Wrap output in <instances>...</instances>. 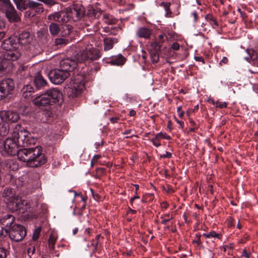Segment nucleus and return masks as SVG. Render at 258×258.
I'll return each mask as SVG.
<instances>
[{
    "mask_svg": "<svg viewBox=\"0 0 258 258\" xmlns=\"http://www.w3.org/2000/svg\"><path fill=\"white\" fill-rule=\"evenodd\" d=\"M246 52L248 53V56H246L244 57V59L247 60V61H249L251 59V56H250V52L247 49L246 50Z\"/></svg>",
    "mask_w": 258,
    "mask_h": 258,
    "instance_id": "nucleus-54",
    "label": "nucleus"
},
{
    "mask_svg": "<svg viewBox=\"0 0 258 258\" xmlns=\"http://www.w3.org/2000/svg\"><path fill=\"white\" fill-rule=\"evenodd\" d=\"M100 158V156L98 155H95L93 156V159L92 160V162L93 161H96L99 158Z\"/></svg>",
    "mask_w": 258,
    "mask_h": 258,
    "instance_id": "nucleus-59",
    "label": "nucleus"
},
{
    "mask_svg": "<svg viewBox=\"0 0 258 258\" xmlns=\"http://www.w3.org/2000/svg\"><path fill=\"white\" fill-rule=\"evenodd\" d=\"M161 218L162 219L161 223L165 225L168 222L172 219L173 217L172 216H170L169 214H166L161 216Z\"/></svg>",
    "mask_w": 258,
    "mask_h": 258,
    "instance_id": "nucleus-36",
    "label": "nucleus"
},
{
    "mask_svg": "<svg viewBox=\"0 0 258 258\" xmlns=\"http://www.w3.org/2000/svg\"><path fill=\"white\" fill-rule=\"evenodd\" d=\"M49 30L50 33L53 35H57L60 32L59 26L55 23H51L49 26Z\"/></svg>",
    "mask_w": 258,
    "mask_h": 258,
    "instance_id": "nucleus-29",
    "label": "nucleus"
},
{
    "mask_svg": "<svg viewBox=\"0 0 258 258\" xmlns=\"http://www.w3.org/2000/svg\"><path fill=\"white\" fill-rule=\"evenodd\" d=\"M201 234H197L196 235V238L194 240L193 242L196 243L198 245L200 246L202 244V242L201 241Z\"/></svg>",
    "mask_w": 258,
    "mask_h": 258,
    "instance_id": "nucleus-44",
    "label": "nucleus"
},
{
    "mask_svg": "<svg viewBox=\"0 0 258 258\" xmlns=\"http://www.w3.org/2000/svg\"><path fill=\"white\" fill-rule=\"evenodd\" d=\"M70 20L74 21L79 20L83 16V11L78 9L77 7H70L66 9Z\"/></svg>",
    "mask_w": 258,
    "mask_h": 258,
    "instance_id": "nucleus-13",
    "label": "nucleus"
},
{
    "mask_svg": "<svg viewBox=\"0 0 258 258\" xmlns=\"http://www.w3.org/2000/svg\"><path fill=\"white\" fill-rule=\"evenodd\" d=\"M202 235L206 238H209L210 237L217 238L218 239L220 238V235L214 231H212L208 233H204Z\"/></svg>",
    "mask_w": 258,
    "mask_h": 258,
    "instance_id": "nucleus-34",
    "label": "nucleus"
},
{
    "mask_svg": "<svg viewBox=\"0 0 258 258\" xmlns=\"http://www.w3.org/2000/svg\"><path fill=\"white\" fill-rule=\"evenodd\" d=\"M163 188L168 193H172L174 192V190L168 185L166 186H164Z\"/></svg>",
    "mask_w": 258,
    "mask_h": 258,
    "instance_id": "nucleus-46",
    "label": "nucleus"
},
{
    "mask_svg": "<svg viewBox=\"0 0 258 258\" xmlns=\"http://www.w3.org/2000/svg\"><path fill=\"white\" fill-rule=\"evenodd\" d=\"M17 195H16L15 190L12 188L5 189L3 192V197L7 201V204L13 200Z\"/></svg>",
    "mask_w": 258,
    "mask_h": 258,
    "instance_id": "nucleus-18",
    "label": "nucleus"
},
{
    "mask_svg": "<svg viewBox=\"0 0 258 258\" xmlns=\"http://www.w3.org/2000/svg\"><path fill=\"white\" fill-rule=\"evenodd\" d=\"M41 232V228L40 227L35 229L32 236L33 240H36L39 237V235Z\"/></svg>",
    "mask_w": 258,
    "mask_h": 258,
    "instance_id": "nucleus-39",
    "label": "nucleus"
},
{
    "mask_svg": "<svg viewBox=\"0 0 258 258\" xmlns=\"http://www.w3.org/2000/svg\"><path fill=\"white\" fill-rule=\"evenodd\" d=\"M161 206L162 209H166L168 208L169 205L167 202H164L161 203Z\"/></svg>",
    "mask_w": 258,
    "mask_h": 258,
    "instance_id": "nucleus-52",
    "label": "nucleus"
},
{
    "mask_svg": "<svg viewBox=\"0 0 258 258\" xmlns=\"http://www.w3.org/2000/svg\"><path fill=\"white\" fill-rule=\"evenodd\" d=\"M101 57L100 52L91 44H87L85 48L80 52L75 54L74 59L76 63L83 62L85 61L89 62L98 59Z\"/></svg>",
    "mask_w": 258,
    "mask_h": 258,
    "instance_id": "nucleus-3",
    "label": "nucleus"
},
{
    "mask_svg": "<svg viewBox=\"0 0 258 258\" xmlns=\"http://www.w3.org/2000/svg\"><path fill=\"white\" fill-rule=\"evenodd\" d=\"M9 229L5 227L3 224L0 223V236H6L9 234Z\"/></svg>",
    "mask_w": 258,
    "mask_h": 258,
    "instance_id": "nucleus-37",
    "label": "nucleus"
},
{
    "mask_svg": "<svg viewBox=\"0 0 258 258\" xmlns=\"http://www.w3.org/2000/svg\"><path fill=\"white\" fill-rule=\"evenodd\" d=\"M26 4L27 8H29L36 13H40L43 11V8L41 7L42 5L40 3L33 1H29Z\"/></svg>",
    "mask_w": 258,
    "mask_h": 258,
    "instance_id": "nucleus-17",
    "label": "nucleus"
},
{
    "mask_svg": "<svg viewBox=\"0 0 258 258\" xmlns=\"http://www.w3.org/2000/svg\"><path fill=\"white\" fill-rule=\"evenodd\" d=\"M124 57L120 55L110 60V63L112 65L121 66L124 64Z\"/></svg>",
    "mask_w": 258,
    "mask_h": 258,
    "instance_id": "nucleus-27",
    "label": "nucleus"
},
{
    "mask_svg": "<svg viewBox=\"0 0 258 258\" xmlns=\"http://www.w3.org/2000/svg\"><path fill=\"white\" fill-rule=\"evenodd\" d=\"M1 46L5 51L12 50L18 47L15 40L12 37H9L4 40Z\"/></svg>",
    "mask_w": 258,
    "mask_h": 258,
    "instance_id": "nucleus-14",
    "label": "nucleus"
},
{
    "mask_svg": "<svg viewBox=\"0 0 258 258\" xmlns=\"http://www.w3.org/2000/svg\"><path fill=\"white\" fill-rule=\"evenodd\" d=\"M151 34V30L145 27L140 28L136 32V35L138 37L145 39L149 38Z\"/></svg>",
    "mask_w": 258,
    "mask_h": 258,
    "instance_id": "nucleus-20",
    "label": "nucleus"
},
{
    "mask_svg": "<svg viewBox=\"0 0 258 258\" xmlns=\"http://www.w3.org/2000/svg\"><path fill=\"white\" fill-rule=\"evenodd\" d=\"M30 34L28 32H23L19 36L18 38L19 44L24 45L29 43L31 41Z\"/></svg>",
    "mask_w": 258,
    "mask_h": 258,
    "instance_id": "nucleus-19",
    "label": "nucleus"
},
{
    "mask_svg": "<svg viewBox=\"0 0 258 258\" xmlns=\"http://www.w3.org/2000/svg\"><path fill=\"white\" fill-rule=\"evenodd\" d=\"M9 254V250L3 246L0 245V258H7Z\"/></svg>",
    "mask_w": 258,
    "mask_h": 258,
    "instance_id": "nucleus-35",
    "label": "nucleus"
},
{
    "mask_svg": "<svg viewBox=\"0 0 258 258\" xmlns=\"http://www.w3.org/2000/svg\"><path fill=\"white\" fill-rule=\"evenodd\" d=\"M101 11L98 9H89L88 12L89 16L94 17L95 18H99L101 15Z\"/></svg>",
    "mask_w": 258,
    "mask_h": 258,
    "instance_id": "nucleus-26",
    "label": "nucleus"
},
{
    "mask_svg": "<svg viewBox=\"0 0 258 258\" xmlns=\"http://www.w3.org/2000/svg\"><path fill=\"white\" fill-rule=\"evenodd\" d=\"M191 16L192 17L194 22H197L198 21V16L195 11H194L191 13Z\"/></svg>",
    "mask_w": 258,
    "mask_h": 258,
    "instance_id": "nucleus-51",
    "label": "nucleus"
},
{
    "mask_svg": "<svg viewBox=\"0 0 258 258\" xmlns=\"http://www.w3.org/2000/svg\"><path fill=\"white\" fill-rule=\"evenodd\" d=\"M90 190L91 192L93 199L96 201H100L101 199L100 196L98 194L95 193L92 188H90Z\"/></svg>",
    "mask_w": 258,
    "mask_h": 258,
    "instance_id": "nucleus-41",
    "label": "nucleus"
},
{
    "mask_svg": "<svg viewBox=\"0 0 258 258\" xmlns=\"http://www.w3.org/2000/svg\"><path fill=\"white\" fill-rule=\"evenodd\" d=\"M5 35V32L4 31H0V40L4 37Z\"/></svg>",
    "mask_w": 258,
    "mask_h": 258,
    "instance_id": "nucleus-61",
    "label": "nucleus"
},
{
    "mask_svg": "<svg viewBox=\"0 0 258 258\" xmlns=\"http://www.w3.org/2000/svg\"><path fill=\"white\" fill-rule=\"evenodd\" d=\"M19 118V115L15 111L11 110H2L0 111L1 121L15 122L17 121Z\"/></svg>",
    "mask_w": 258,
    "mask_h": 258,
    "instance_id": "nucleus-9",
    "label": "nucleus"
},
{
    "mask_svg": "<svg viewBox=\"0 0 258 258\" xmlns=\"http://www.w3.org/2000/svg\"><path fill=\"white\" fill-rule=\"evenodd\" d=\"M13 1L19 10L23 11L27 9L26 0H13Z\"/></svg>",
    "mask_w": 258,
    "mask_h": 258,
    "instance_id": "nucleus-28",
    "label": "nucleus"
},
{
    "mask_svg": "<svg viewBox=\"0 0 258 258\" xmlns=\"http://www.w3.org/2000/svg\"><path fill=\"white\" fill-rule=\"evenodd\" d=\"M160 140V139L157 134L156 136L151 140V142H152L154 146L156 147H158L161 145Z\"/></svg>",
    "mask_w": 258,
    "mask_h": 258,
    "instance_id": "nucleus-38",
    "label": "nucleus"
},
{
    "mask_svg": "<svg viewBox=\"0 0 258 258\" xmlns=\"http://www.w3.org/2000/svg\"><path fill=\"white\" fill-rule=\"evenodd\" d=\"M242 255L243 256H244L246 258H249L250 256V253L247 252L245 249H244L242 250Z\"/></svg>",
    "mask_w": 258,
    "mask_h": 258,
    "instance_id": "nucleus-50",
    "label": "nucleus"
},
{
    "mask_svg": "<svg viewBox=\"0 0 258 258\" xmlns=\"http://www.w3.org/2000/svg\"><path fill=\"white\" fill-rule=\"evenodd\" d=\"M46 94L50 95L49 99L55 104H59L62 102V93L57 88L49 89L45 91Z\"/></svg>",
    "mask_w": 258,
    "mask_h": 258,
    "instance_id": "nucleus-11",
    "label": "nucleus"
},
{
    "mask_svg": "<svg viewBox=\"0 0 258 258\" xmlns=\"http://www.w3.org/2000/svg\"><path fill=\"white\" fill-rule=\"evenodd\" d=\"M167 37L164 34H160L158 36V41H155L152 43V46L154 47L155 49H160L161 44L167 39Z\"/></svg>",
    "mask_w": 258,
    "mask_h": 258,
    "instance_id": "nucleus-24",
    "label": "nucleus"
},
{
    "mask_svg": "<svg viewBox=\"0 0 258 258\" xmlns=\"http://www.w3.org/2000/svg\"><path fill=\"white\" fill-rule=\"evenodd\" d=\"M55 43L57 45L66 43V40L62 38H57L55 40Z\"/></svg>",
    "mask_w": 258,
    "mask_h": 258,
    "instance_id": "nucleus-49",
    "label": "nucleus"
},
{
    "mask_svg": "<svg viewBox=\"0 0 258 258\" xmlns=\"http://www.w3.org/2000/svg\"><path fill=\"white\" fill-rule=\"evenodd\" d=\"M9 132V125L5 121L0 122V136H6Z\"/></svg>",
    "mask_w": 258,
    "mask_h": 258,
    "instance_id": "nucleus-25",
    "label": "nucleus"
},
{
    "mask_svg": "<svg viewBox=\"0 0 258 258\" xmlns=\"http://www.w3.org/2000/svg\"><path fill=\"white\" fill-rule=\"evenodd\" d=\"M130 116H133L136 115V111L134 110H132L130 111Z\"/></svg>",
    "mask_w": 258,
    "mask_h": 258,
    "instance_id": "nucleus-62",
    "label": "nucleus"
},
{
    "mask_svg": "<svg viewBox=\"0 0 258 258\" xmlns=\"http://www.w3.org/2000/svg\"><path fill=\"white\" fill-rule=\"evenodd\" d=\"M77 67L76 62L72 58H66L60 61L59 69L51 70L48 74L50 81L54 84L62 83L70 75V72Z\"/></svg>",
    "mask_w": 258,
    "mask_h": 258,
    "instance_id": "nucleus-2",
    "label": "nucleus"
},
{
    "mask_svg": "<svg viewBox=\"0 0 258 258\" xmlns=\"http://www.w3.org/2000/svg\"><path fill=\"white\" fill-rule=\"evenodd\" d=\"M48 19L50 20L58 21L62 23H67L70 20L67 10L49 15Z\"/></svg>",
    "mask_w": 258,
    "mask_h": 258,
    "instance_id": "nucleus-12",
    "label": "nucleus"
},
{
    "mask_svg": "<svg viewBox=\"0 0 258 258\" xmlns=\"http://www.w3.org/2000/svg\"><path fill=\"white\" fill-rule=\"evenodd\" d=\"M84 88V82L79 78H76L71 80L66 90L69 97L74 98L79 95Z\"/></svg>",
    "mask_w": 258,
    "mask_h": 258,
    "instance_id": "nucleus-5",
    "label": "nucleus"
},
{
    "mask_svg": "<svg viewBox=\"0 0 258 258\" xmlns=\"http://www.w3.org/2000/svg\"><path fill=\"white\" fill-rule=\"evenodd\" d=\"M117 42L116 38L106 37L104 39V50H109L112 48L114 44Z\"/></svg>",
    "mask_w": 258,
    "mask_h": 258,
    "instance_id": "nucleus-22",
    "label": "nucleus"
},
{
    "mask_svg": "<svg viewBox=\"0 0 258 258\" xmlns=\"http://www.w3.org/2000/svg\"><path fill=\"white\" fill-rule=\"evenodd\" d=\"M170 5V3L169 2H162L160 4V6L163 7L164 8L165 11H166L169 9Z\"/></svg>",
    "mask_w": 258,
    "mask_h": 258,
    "instance_id": "nucleus-45",
    "label": "nucleus"
},
{
    "mask_svg": "<svg viewBox=\"0 0 258 258\" xmlns=\"http://www.w3.org/2000/svg\"><path fill=\"white\" fill-rule=\"evenodd\" d=\"M50 95L46 94L45 92L41 95L36 96L33 100V103L35 105L41 107L43 109L45 107V109L47 110L48 116L50 117L52 114V111L50 110L54 107L56 104L54 102H51V100L49 99Z\"/></svg>",
    "mask_w": 258,
    "mask_h": 258,
    "instance_id": "nucleus-4",
    "label": "nucleus"
},
{
    "mask_svg": "<svg viewBox=\"0 0 258 258\" xmlns=\"http://www.w3.org/2000/svg\"><path fill=\"white\" fill-rule=\"evenodd\" d=\"M24 203L25 201L17 195L13 200L10 201V202L8 204V206L12 212L19 214L24 212L23 209Z\"/></svg>",
    "mask_w": 258,
    "mask_h": 258,
    "instance_id": "nucleus-8",
    "label": "nucleus"
},
{
    "mask_svg": "<svg viewBox=\"0 0 258 258\" xmlns=\"http://www.w3.org/2000/svg\"><path fill=\"white\" fill-rule=\"evenodd\" d=\"M35 138L20 124L16 125L11 137L8 138L2 146L1 153L3 156H14L17 154L18 159L26 162L27 165L36 167L45 163L46 159L42 153L41 148L37 146L32 148H24L18 150V146L27 147L34 144Z\"/></svg>",
    "mask_w": 258,
    "mask_h": 258,
    "instance_id": "nucleus-1",
    "label": "nucleus"
},
{
    "mask_svg": "<svg viewBox=\"0 0 258 258\" xmlns=\"http://www.w3.org/2000/svg\"><path fill=\"white\" fill-rule=\"evenodd\" d=\"M56 240V238L55 235L51 234L48 240V247L50 250L54 249Z\"/></svg>",
    "mask_w": 258,
    "mask_h": 258,
    "instance_id": "nucleus-32",
    "label": "nucleus"
},
{
    "mask_svg": "<svg viewBox=\"0 0 258 258\" xmlns=\"http://www.w3.org/2000/svg\"><path fill=\"white\" fill-rule=\"evenodd\" d=\"M103 21L107 24H113L116 22V19L112 16L109 14H105L103 17Z\"/></svg>",
    "mask_w": 258,
    "mask_h": 258,
    "instance_id": "nucleus-30",
    "label": "nucleus"
},
{
    "mask_svg": "<svg viewBox=\"0 0 258 258\" xmlns=\"http://www.w3.org/2000/svg\"><path fill=\"white\" fill-rule=\"evenodd\" d=\"M227 103L226 102L216 101V106L221 108L226 107Z\"/></svg>",
    "mask_w": 258,
    "mask_h": 258,
    "instance_id": "nucleus-42",
    "label": "nucleus"
},
{
    "mask_svg": "<svg viewBox=\"0 0 258 258\" xmlns=\"http://www.w3.org/2000/svg\"><path fill=\"white\" fill-rule=\"evenodd\" d=\"M34 81L37 88L43 87L46 85V81L39 72L36 74Z\"/></svg>",
    "mask_w": 258,
    "mask_h": 258,
    "instance_id": "nucleus-21",
    "label": "nucleus"
},
{
    "mask_svg": "<svg viewBox=\"0 0 258 258\" xmlns=\"http://www.w3.org/2000/svg\"><path fill=\"white\" fill-rule=\"evenodd\" d=\"M165 12H166V13H165V16L166 17H171L172 13H171V11L170 10V9H169L168 10L165 11Z\"/></svg>",
    "mask_w": 258,
    "mask_h": 258,
    "instance_id": "nucleus-55",
    "label": "nucleus"
},
{
    "mask_svg": "<svg viewBox=\"0 0 258 258\" xmlns=\"http://www.w3.org/2000/svg\"><path fill=\"white\" fill-rule=\"evenodd\" d=\"M227 62H228L227 58L226 57H223L220 62V64L221 65L222 63L226 64Z\"/></svg>",
    "mask_w": 258,
    "mask_h": 258,
    "instance_id": "nucleus-56",
    "label": "nucleus"
},
{
    "mask_svg": "<svg viewBox=\"0 0 258 258\" xmlns=\"http://www.w3.org/2000/svg\"><path fill=\"white\" fill-rule=\"evenodd\" d=\"M33 92L34 88L30 84L24 86L22 90V96L25 98L31 96Z\"/></svg>",
    "mask_w": 258,
    "mask_h": 258,
    "instance_id": "nucleus-23",
    "label": "nucleus"
},
{
    "mask_svg": "<svg viewBox=\"0 0 258 258\" xmlns=\"http://www.w3.org/2000/svg\"><path fill=\"white\" fill-rule=\"evenodd\" d=\"M140 198V197L138 196V195H137V194H136V195L132 197L131 199H130V202L131 203V204L133 206V201L136 200V199H138Z\"/></svg>",
    "mask_w": 258,
    "mask_h": 258,
    "instance_id": "nucleus-57",
    "label": "nucleus"
},
{
    "mask_svg": "<svg viewBox=\"0 0 258 258\" xmlns=\"http://www.w3.org/2000/svg\"><path fill=\"white\" fill-rule=\"evenodd\" d=\"M205 19L207 22L210 23L213 28H216L217 27H218V25L217 21L212 15H206Z\"/></svg>",
    "mask_w": 258,
    "mask_h": 258,
    "instance_id": "nucleus-33",
    "label": "nucleus"
},
{
    "mask_svg": "<svg viewBox=\"0 0 258 258\" xmlns=\"http://www.w3.org/2000/svg\"><path fill=\"white\" fill-rule=\"evenodd\" d=\"M26 235V230L25 227L18 224H15L9 229V235L10 238L15 242L22 240Z\"/></svg>",
    "mask_w": 258,
    "mask_h": 258,
    "instance_id": "nucleus-6",
    "label": "nucleus"
},
{
    "mask_svg": "<svg viewBox=\"0 0 258 258\" xmlns=\"http://www.w3.org/2000/svg\"><path fill=\"white\" fill-rule=\"evenodd\" d=\"M85 233L86 234H87L89 236H90L91 233V229L90 228H87L85 231Z\"/></svg>",
    "mask_w": 258,
    "mask_h": 258,
    "instance_id": "nucleus-60",
    "label": "nucleus"
},
{
    "mask_svg": "<svg viewBox=\"0 0 258 258\" xmlns=\"http://www.w3.org/2000/svg\"><path fill=\"white\" fill-rule=\"evenodd\" d=\"M208 101L211 103H212L213 105H216V102H215L213 99H211V98H210L209 100H208Z\"/></svg>",
    "mask_w": 258,
    "mask_h": 258,
    "instance_id": "nucleus-63",
    "label": "nucleus"
},
{
    "mask_svg": "<svg viewBox=\"0 0 258 258\" xmlns=\"http://www.w3.org/2000/svg\"><path fill=\"white\" fill-rule=\"evenodd\" d=\"M157 135L159 137V138L161 139H165L166 140H170V137L168 135H167L165 133H163L162 132H160L158 134H157Z\"/></svg>",
    "mask_w": 258,
    "mask_h": 258,
    "instance_id": "nucleus-43",
    "label": "nucleus"
},
{
    "mask_svg": "<svg viewBox=\"0 0 258 258\" xmlns=\"http://www.w3.org/2000/svg\"><path fill=\"white\" fill-rule=\"evenodd\" d=\"M5 13L10 22H18L20 20V17L12 5L5 11Z\"/></svg>",
    "mask_w": 258,
    "mask_h": 258,
    "instance_id": "nucleus-15",
    "label": "nucleus"
},
{
    "mask_svg": "<svg viewBox=\"0 0 258 258\" xmlns=\"http://www.w3.org/2000/svg\"><path fill=\"white\" fill-rule=\"evenodd\" d=\"M3 59L6 60L16 61L22 55V52L18 47L9 51H4L1 54Z\"/></svg>",
    "mask_w": 258,
    "mask_h": 258,
    "instance_id": "nucleus-10",
    "label": "nucleus"
},
{
    "mask_svg": "<svg viewBox=\"0 0 258 258\" xmlns=\"http://www.w3.org/2000/svg\"><path fill=\"white\" fill-rule=\"evenodd\" d=\"M172 156V154L170 152L166 151L165 154H163L160 155V157L162 158H170Z\"/></svg>",
    "mask_w": 258,
    "mask_h": 258,
    "instance_id": "nucleus-47",
    "label": "nucleus"
},
{
    "mask_svg": "<svg viewBox=\"0 0 258 258\" xmlns=\"http://www.w3.org/2000/svg\"><path fill=\"white\" fill-rule=\"evenodd\" d=\"M118 120V117H111L110 118V121L112 123H114L115 122H117Z\"/></svg>",
    "mask_w": 258,
    "mask_h": 258,
    "instance_id": "nucleus-58",
    "label": "nucleus"
},
{
    "mask_svg": "<svg viewBox=\"0 0 258 258\" xmlns=\"http://www.w3.org/2000/svg\"><path fill=\"white\" fill-rule=\"evenodd\" d=\"M14 88V83L11 79L0 81V100L11 93Z\"/></svg>",
    "mask_w": 258,
    "mask_h": 258,
    "instance_id": "nucleus-7",
    "label": "nucleus"
},
{
    "mask_svg": "<svg viewBox=\"0 0 258 258\" xmlns=\"http://www.w3.org/2000/svg\"><path fill=\"white\" fill-rule=\"evenodd\" d=\"M92 245L94 247H97V245H98V241H93V243H92Z\"/></svg>",
    "mask_w": 258,
    "mask_h": 258,
    "instance_id": "nucleus-64",
    "label": "nucleus"
},
{
    "mask_svg": "<svg viewBox=\"0 0 258 258\" xmlns=\"http://www.w3.org/2000/svg\"><path fill=\"white\" fill-rule=\"evenodd\" d=\"M11 5L10 0H0V10L5 11Z\"/></svg>",
    "mask_w": 258,
    "mask_h": 258,
    "instance_id": "nucleus-31",
    "label": "nucleus"
},
{
    "mask_svg": "<svg viewBox=\"0 0 258 258\" xmlns=\"http://www.w3.org/2000/svg\"><path fill=\"white\" fill-rule=\"evenodd\" d=\"M6 60L3 59L2 55L0 56V72L5 69L7 67Z\"/></svg>",
    "mask_w": 258,
    "mask_h": 258,
    "instance_id": "nucleus-40",
    "label": "nucleus"
},
{
    "mask_svg": "<svg viewBox=\"0 0 258 258\" xmlns=\"http://www.w3.org/2000/svg\"><path fill=\"white\" fill-rule=\"evenodd\" d=\"M5 27V23L3 20H0V31H2V30Z\"/></svg>",
    "mask_w": 258,
    "mask_h": 258,
    "instance_id": "nucleus-53",
    "label": "nucleus"
},
{
    "mask_svg": "<svg viewBox=\"0 0 258 258\" xmlns=\"http://www.w3.org/2000/svg\"><path fill=\"white\" fill-rule=\"evenodd\" d=\"M15 220V218L13 215L11 214H7L4 216L0 220V223L3 224L5 227L10 229L12 227H13V225L16 224L14 223Z\"/></svg>",
    "mask_w": 258,
    "mask_h": 258,
    "instance_id": "nucleus-16",
    "label": "nucleus"
},
{
    "mask_svg": "<svg viewBox=\"0 0 258 258\" xmlns=\"http://www.w3.org/2000/svg\"><path fill=\"white\" fill-rule=\"evenodd\" d=\"M180 45L177 42H174L171 45V48L174 50H178L179 49Z\"/></svg>",
    "mask_w": 258,
    "mask_h": 258,
    "instance_id": "nucleus-48",
    "label": "nucleus"
}]
</instances>
